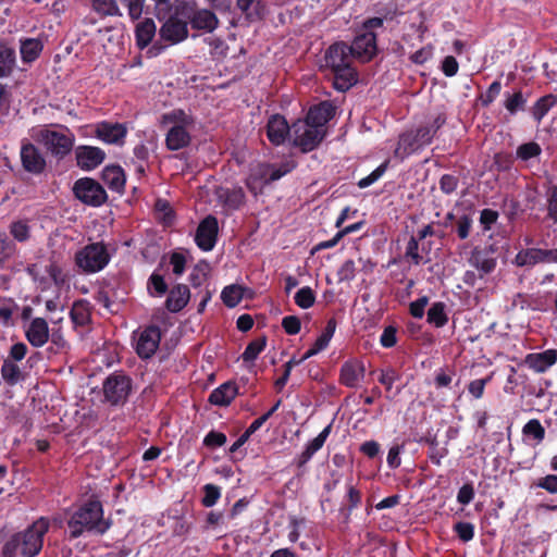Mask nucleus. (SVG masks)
Segmentation results:
<instances>
[{
    "mask_svg": "<svg viewBox=\"0 0 557 557\" xmlns=\"http://www.w3.org/2000/svg\"><path fill=\"white\" fill-rule=\"evenodd\" d=\"M49 530V521L39 518L25 531L13 534L2 546V557H34L42 548L44 536Z\"/></svg>",
    "mask_w": 557,
    "mask_h": 557,
    "instance_id": "nucleus-1",
    "label": "nucleus"
},
{
    "mask_svg": "<svg viewBox=\"0 0 557 557\" xmlns=\"http://www.w3.org/2000/svg\"><path fill=\"white\" fill-rule=\"evenodd\" d=\"M351 61L349 46L345 42H335L325 52V65L332 70L334 87L339 91L348 90L357 82Z\"/></svg>",
    "mask_w": 557,
    "mask_h": 557,
    "instance_id": "nucleus-2",
    "label": "nucleus"
},
{
    "mask_svg": "<svg viewBox=\"0 0 557 557\" xmlns=\"http://www.w3.org/2000/svg\"><path fill=\"white\" fill-rule=\"evenodd\" d=\"M161 125L166 128L165 145L176 151L187 147L191 140L195 119L182 109H174L161 116Z\"/></svg>",
    "mask_w": 557,
    "mask_h": 557,
    "instance_id": "nucleus-3",
    "label": "nucleus"
},
{
    "mask_svg": "<svg viewBox=\"0 0 557 557\" xmlns=\"http://www.w3.org/2000/svg\"><path fill=\"white\" fill-rule=\"evenodd\" d=\"M67 527L73 539L84 532L103 534L110 523L103 519L102 505L98 500H90L81 506L69 519Z\"/></svg>",
    "mask_w": 557,
    "mask_h": 557,
    "instance_id": "nucleus-4",
    "label": "nucleus"
},
{
    "mask_svg": "<svg viewBox=\"0 0 557 557\" xmlns=\"http://www.w3.org/2000/svg\"><path fill=\"white\" fill-rule=\"evenodd\" d=\"M32 138L42 144L52 154L65 156L74 145L75 137L73 133L63 126L51 128L48 126H39L32 129Z\"/></svg>",
    "mask_w": 557,
    "mask_h": 557,
    "instance_id": "nucleus-5",
    "label": "nucleus"
},
{
    "mask_svg": "<svg viewBox=\"0 0 557 557\" xmlns=\"http://www.w3.org/2000/svg\"><path fill=\"white\" fill-rule=\"evenodd\" d=\"M443 121L437 117L432 125L419 127L414 132H407L399 136L394 156L399 160H404L416 151L431 144L436 129L442 125Z\"/></svg>",
    "mask_w": 557,
    "mask_h": 557,
    "instance_id": "nucleus-6",
    "label": "nucleus"
},
{
    "mask_svg": "<svg viewBox=\"0 0 557 557\" xmlns=\"http://www.w3.org/2000/svg\"><path fill=\"white\" fill-rule=\"evenodd\" d=\"M109 261V252L101 243L89 244L75 253V264L85 273L99 272Z\"/></svg>",
    "mask_w": 557,
    "mask_h": 557,
    "instance_id": "nucleus-7",
    "label": "nucleus"
},
{
    "mask_svg": "<svg viewBox=\"0 0 557 557\" xmlns=\"http://www.w3.org/2000/svg\"><path fill=\"white\" fill-rule=\"evenodd\" d=\"M292 129L294 145L304 152L313 150L326 134L325 128L318 127L306 120L294 123Z\"/></svg>",
    "mask_w": 557,
    "mask_h": 557,
    "instance_id": "nucleus-8",
    "label": "nucleus"
},
{
    "mask_svg": "<svg viewBox=\"0 0 557 557\" xmlns=\"http://www.w3.org/2000/svg\"><path fill=\"white\" fill-rule=\"evenodd\" d=\"M75 196L88 206L98 207L107 199L103 187L92 178L85 177L76 181L73 187Z\"/></svg>",
    "mask_w": 557,
    "mask_h": 557,
    "instance_id": "nucleus-9",
    "label": "nucleus"
},
{
    "mask_svg": "<svg viewBox=\"0 0 557 557\" xmlns=\"http://www.w3.org/2000/svg\"><path fill=\"white\" fill-rule=\"evenodd\" d=\"M131 388V379L122 373L111 374L103 383L104 397L112 405L124 403Z\"/></svg>",
    "mask_w": 557,
    "mask_h": 557,
    "instance_id": "nucleus-10",
    "label": "nucleus"
},
{
    "mask_svg": "<svg viewBox=\"0 0 557 557\" xmlns=\"http://www.w3.org/2000/svg\"><path fill=\"white\" fill-rule=\"evenodd\" d=\"M349 50L352 59L370 61L376 53V36L373 32H363L356 36Z\"/></svg>",
    "mask_w": 557,
    "mask_h": 557,
    "instance_id": "nucleus-11",
    "label": "nucleus"
},
{
    "mask_svg": "<svg viewBox=\"0 0 557 557\" xmlns=\"http://www.w3.org/2000/svg\"><path fill=\"white\" fill-rule=\"evenodd\" d=\"M218 231V220L212 215H208L197 228L195 236L197 246L203 251L212 250L216 243Z\"/></svg>",
    "mask_w": 557,
    "mask_h": 557,
    "instance_id": "nucleus-12",
    "label": "nucleus"
},
{
    "mask_svg": "<svg viewBox=\"0 0 557 557\" xmlns=\"http://www.w3.org/2000/svg\"><path fill=\"white\" fill-rule=\"evenodd\" d=\"M161 339L160 329L149 326L141 331L136 339V351L141 358H150L159 347Z\"/></svg>",
    "mask_w": 557,
    "mask_h": 557,
    "instance_id": "nucleus-13",
    "label": "nucleus"
},
{
    "mask_svg": "<svg viewBox=\"0 0 557 557\" xmlns=\"http://www.w3.org/2000/svg\"><path fill=\"white\" fill-rule=\"evenodd\" d=\"M20 156L22 165L26 172L39 174L45 170L46 160L38 148L33 144L23 141Z\"/></svg>",
    "mask_w": 557,
    "mask_h": 557,
    "instance_id": "nucleus-14",
    "label": "nucleus"
},
{
    "mask_svg": "<svg viewBox=\"0 0 557 557\" xmlns=\"http://www.w3.org/2000/svg\"><path fill=\"white\" fill-rule=\"evenodd\" d=\"M293 168L294 164L290 162L284 163L278 169H273L270 165H262L259 168V173L264 177H262V180L259 182L252 174L247 181V186L251 191L257 194L263 183H270L281 178L285 174L289 173Z\"/></svg>",
    "mask_w": 557,
    "mask_h": 557,
    "instance_id": "nucleus-15",
    "label": "nucleus"
},
{
    "mask_svg": "<svg viewBox=\"0 0 557 557\" xmlns=\"http://www.w3.org/2000/svg\"><path fill=\"white\" fill-rule=\"evenodd\" d=\"M25 337L28 343L40 348L48 343L50 331L48 322L44 318H34L25 325Z\"/></svg>",
    "mask_w": 557,
    "mask_h": 557,
    "instance_id": "nucleus-16",
    "label": "nucleus"
},
{
    "mask_svg": "<svg viewBox=\"0 0 557 557\" xmlns=\"http://www.w3.org/2000/svg\"><path fill=\"white\" fill-rule=\"evenodd\" d=\"M468 263L479 272L480 278H484L495 270L497 260L486 249L475 247L468 258Z\"/></svg>",
    "mask_w": 557,
    "mask_h": 557,
    "instance_id": "nucleus-17",
    "label": "nucleus"
},
{
    "mask_svg": "<svg viewBox=\"0 0 557 557\" xmlns=\"http://www.w3.org/2000/svg\"><path fill=\"white\" fill-rule=\"evenodd\" d=\"M127 134V128L121 123L101 122L96 126V135L107 144L122 145Z\"/></svg>",
    "mask_w": 557,
    "mask_h": 557,
    "instance_id": "nucleus-18",
    "label": "nucleus"
},
{
    "mask_svg": "<svg viewBox=\"0 0 557 557\" xmlns=\"http://www.w3.org/2000/svg\"><path fill=\"white\" fill-rule=\"evenodd\" d=\"M187 35V24L176 17H170L160 28L161 39L169 45L183 41Z\"/></svg>",
    "mask_w": 557,
    "mask_h": 557,
    "instance_id": "nucleus-19",
    "label": "nucleus"
},
{
    "mask_svg": "<svg viewBox=\"0 0 557 557\" xmlns=\"http://www.w3.org/2000/svg\"><path fill=\"white\" fill-rule=\"evenodd\" d=\"M77 165L83 170H94L100 165L106 153L98 147L81 146L75 151Z\"/></svg>",
    "mask_w": 557,
    "mask_h": 557,
    "instance_id": "nucleus-20",
    "label": "nucleus"
},
{
    "mask_svg": "<svg viewBox=\"0 0 557 557\" xmlns=\"http://www.w3.org/2000/svg\"><path fill=\"white\" fill-rule=\"evenodd\" d=\"M293 133L285 117L278 114L272 115L267 124V136L275 145H282L286 137Z\"/></svg>",
    "mask_w": 557,
    "mask_h": 557,
    "instance_id": "nucleus-21",
    "label": "nucleus"
},
{
    "mask_svg": "<svg viewBox=\"0 0 557 557\" xmlns=\"http://www.w3.org/2000/svg\"><path fill=\"white\" fill-rule=\"evenodd\" d=\"M557 361V350L547 349L542 352L529 354L524 358V364L534 372L542 373Z\"/></svg>",
    "mask_w": 557,
    "mask_h": 557,
    "instance_id": "nucleus-22",
    "label": "nucleus"
},
{
    "mask_svg": "<svg viewBox=\"0 0 557 557\" xmlns=\"http://www.w3.org/2000/svg\"><path fill=\"white\" fill-rule=\"evenodd\" d=\"M364 366L359 360L346 361L341 369V382L348 387H357L364 377Z\"/></svg>",
    "mask_w": 557,
    "mask_h": 557,
    "instance_id": "nucleus-23",
    "label": "nucleus"
},
{
    "mask_svg": "<svg viewBox=\"0 0 557 557\" xmlns=\"http://www.w3.org/2000/svg\"><path fill=\"white\" fill-rule=\"evenodd\" d=\"M334 112L335 108L333 104L324 101L309 110L306 121L324 128V125L333 117Z\"/></svg>",
    "mask_w": 557,
    "mask_h": 557,
    "instance_id": "nucleus-24",
    "label": "nucleus"
},
{
    "mask_svg": "<svg viewBox=\"0 0 557 557\" xmlns=\"http://www.w3.org/2000/svg\"><path fill=\"white\" fill-rule=\"evenodd\" d=\"M189 288L180 284L173 287L166 298L165 305L171 312H178L182 310L189 300Z\"/></svg>",
    "mask_w": 557,
    "mask_h": 557,
    "instance_id": "nucleus-25",
    "label": "nucleus"
},
{
    "mask_svg": "<svg viewBox=\"0 0 557 557\" xmlns=\"http://www.w3.org/2000/svg\"><path fill=\"white\" fill-rule=\"evenodd\" d=\"M237 395L235 383L226 382L212 391L209 401L216 406H227Z\"/></svg>",
    "mask_w": 557,
    "mask_h": 557,
    "instance_id": "nucleus-26",
    "label": "nucleus"
},
{
    "mask_svg": "<svg viewBox=\"0 0 557 557\" xmlns=\"http://www.w3.org/2000/svg\"><path fill=\"white\" fill-rule=\"evenodd\" d=\"M16 67V53L13 47L0 42V78L10 76Z\"/></svg>",
    "mask_w": 557,
    "mask_h": 557,
    "instance_id": "nucleus-27",
    "label": "nucleus"
},
{
    "mask_svg": "<svg viewBox=\"0 0 557 557\" xmlns=\"http://www.w3.org/2000/svg\"><path fill=\"white\" fill-rule=\"evenodd\" d=\"M330 432L331 425H327L320 432L317 437H314L306 445L304 451L299 456V466L307 463L312 458V456L323 447L327 436L330 435Z\"/></svg>",
    "mask_w": 557,
    "mask_h": 557,
    "instance_id": "nucleus-28",
    "label": "nucleus"
},
{
    "mask_svg": "<svg viewBox=\"0 0 557 557\" xmlns=\"http://www.w3.org/2000/svg\"><path fill=\"white\" fill-rule=\"evenodd\" d=\"M218 17L209 10L202 9L194 13L190 24L194 28L212 32L218 26Z\"/></svg>",
    "mask_w": 557,
    "mask_h": 557,
    "instance_id": "nucleus-29",
    "label": "nucleus"
},
{
    "mask_svg": "<svg viewBox=\"0 0 557 557\" xmlns=\"http://www.w3.org/2000/svg\"><path fill=\"white\" fill-rule=\"evenodd\" d=\"M104 183L113 190L120 191L125 185V175L121 166L110 165L102 171Z\"/></svg>",
    "mask_w": 557,
    "mask_h": 557,
    "instance_id": "nucleus-30",
    "label": "nucleus"
},
{
    "mask_svg": "<svg viewBox=\"0 0 557 557\" xmlns=\"http://www.w3.org/2000/svg\"><path fill=\"white\" fill-rule=\"evenodd\" d=\"M156 34V24L147 18L140 22L136 27V40L140 48L148 46Z\"/></svg>",
    "mask_w": 557,
    "mask_h": 557,
    "instance_id": "nucleus-31",
    "label": "nucleus"
},
{
    "mask_svg": "<svg viewBox=\"0 0 557 557\" xmlns=\"http://www.w3.org/2000/svg\"><path fill=\"white\" fill-rule=\"evenodd\" d=\"M70 314H71L72 322L75 325L84 326V325L88 324V322L90 320L89 304L84 300L74 302Z\"/></svg>",
    "mask_w": 557,
    "mask_h": 557,
    "instance_id": "nucleus-32",
    "label": "nucleus"
},
{
    "mask_svg": "<svg viewBox=\"0 0 557 557\" xmlns=\"http://www.w3.org/2000/svg\"><path fill=\"white\" fill-rule=\"evenodd\" d=\"M517 267H534L541 263V249L528 248L520 250L513 260Z\"/></svg>",
    "mask_w": 557,
    "mask_h": 557,
    "instance_id": "nucleus-33",
    "label": "nucleus"
},
{
    "mask_svg": "<svg viewBox=\"0 0 557 557\" xmlns=\"http://www.w3.org/2000/svg\"><path fill=\"white\" fill-rule=\"evenodd\" d=\"M245 292L246 288L240 285H228L223 288L221 298L227 307L234 308L240 302Z\"/></svg>",
    "mask_w": 557,
    "mask_h": 557,
    "instance_id": "nucleus-34",
    "label": "nucleus"
},
{
    "mask_svg": "<svg viewBox=\"0 0 557 557\" xmlns=\"http://www.w3.org/2000/svg\"><path fill=\"white\" fill-rule=\"evenodd\" d=\"M445 309L446 306L444 302H434L428 311V322L436 327L444 326L448 321Z\"/></svg>",
    "mask_w": 557,
    "mask_h": 557,
    "instance_id": "nucleus-35",
    "label": "nucleus"
},
{
    "mask_svg": "<svg viewBox=\"0 0 557 557\" xmlns=\"http://www.w3.org/2000/svg\"><path fill=\"white\" fill-rule=\"evenodd\" d=\"M41 44L36 39H27L21 45V57L24 62H33L41 51Z\"/></svg>",
    "mask_w": 557,
    "mask_h": 557,
    "instance_id": "nucleus-36",
    "label": "nucleus"
},
{
    "mask_svg": "<svg viewBox=\"0 0 557 557\" xmlns=\"http://www.w3.org/2000/svg\"><path fill=\"white\" fill-rule=\"evenodd\" d=\"M218 196L230 208H233V209L238 208L244 201V193L240 188L233 189V190L221 188L218 191Z\"/></svg>",
    "mask_w": 557,
    "mask_h": 557,
    "instance_id": "nucleus-37",
    "label": "nucleus"
},
{
    "mask_svg": "<svg viewBox=\"0 0 557 557\" xmlns=\"http://www.w3.org/2000/svg\"><path fill=\"white\" fill-rule=\"evenodd\" d=\"M265 338L260 337L250 342L245 348L242 358L245 362H252L257 359L260 352L265 348Z\"/></svg>",
    "mask_w": 557,
    "mask_h": 557,
    "instance_id": "nucleus-38",
    "label": "nucleus"
},
{
    "mask_svg": "<svg viewBox=\"0 0 557 557\" xmlns=\"http://www.w3.org/2000/svg\"><path fill=\"white\" fill-rule=\"evenodd\" d=\"M1 375L9 385H15L21 379V370L14 362L4 360L1 367Z\"/></svg>",
    "mask_w": 557,
    "mask_h": 557,
    "instance_id": "nucleus-39",
    "label": "nucleus"
},
{
    "mask_svg": "<svg viewBox=\"0 0 557 557\" xmlns=\"http://www.w3.org/2000/svg\"><path fill=\"white\" fill-rule=\"evenodd\" d=\"M294 299L298 307L301 309H308L313 306L315 301V295L311 287L305 286L295 294Z\"/></svg>",
    "mask_w": 557,
    "mask_h": 557,
    "instance_id": "nucleus-40",
    "label": "nucleus"
},
{
    "mask_svg": "<svg viewBox=\"0 0 557 557\" xmlns=\"http://www.w3.org/2000/svg\"><path fill=\"white\" fill-rule=\"evenodd\" d=\"M148 289L153 296H162L168 289V285L162 275L153 273L148 281Z\"/></svg>",
    "mask_w": 557,
    "mask_h": 557,
    "instance_id": "nucleus-41",
    "label": "nucleus"
},
{
    "mask_svg": "<svg viewBox=\"0 0 557 557\" xmlns=\"http://www.w3.org/2000/svg\"><path fill=\"white\" fill-rule=\"evenodd\" d=\"M541 147L536 143H527L518 147L517 157L522 161H528L532 158L539 157Z\"/></svg>",
    "mask_w": 557,
    "mask_h": 557,
    "instance_id": "nucleus-42",
    "label": "nucleus"
},
{
    "mask_svg": "<svg viewBox=\"0 0 557 557\" xmlns=\"http://www.w3.org/2000/svg\"><path fill=\"white\" fill-rule=\"evenodd\" d=\"M388 166V161L383 162L381 165H379L374 171H372L368 176L361 178L358 182L359 188H367L374 184L379 178L383 176V174L386 172Z\"/></svg>",
    "mask_w": 557,
    "mask_h": 557,
    "instance_id": "nucleus-43",
    "label": "nucleus"
},
{
    "mask_svg": "<svg viewBox=\"0 0 557 557\" xmlns=\"http://www.w3.org/2000/svg\"><path fill=\"white\" fill-rule=\"evenodd\" d=\"M523 433L532 436L537 442H542L545 436V429L539 420L532 419L523 426Z\"/></svg>",
    "mask_w": 557,
    "mask_h": 557,
    "instance_id": "nucleus-44",
    "label": "nucleus"
},
{
    "mask_svg": "<svg viewBox=\"0 0 557 557\" xmlns=\"http://www.w3.org/2000/svg\"><path fill=\"white\" fill-rule=\"evenodd\" d=\"M525 104V99L521 91H517L511 96H508L505 100V108L511 113L515 114L519 110H522Z\"/></svg>",
    "mask_w": 557,
    "mask_h": 557,
    "instance_id": "nucleus-45",
    "label": "nucleus"
},
{
    "mask_svg": "<svg viewBox=\"0 0 557 557\" xmlns=\"http://www.w3.org/2000/svg\"><path fill=\"white\" fill-rule=\"evenodd\" d=\"M95 10L103 15H115L119 12L115 0H92Z\"/></svg>",
    "mask_w": 557,
    "mask_h": 557,
    "instance_id": "nucleus-46",
    "label": "nucleus"
},
{
    "mask_svg": "<svg viewBox=\"0 0 557 557\" xmlns=\"http://www.w3.org/2000/svg\"><path fill=\"white\" fill-rule=\"evenodd\" d=\"M339 282H350L356 276V264L352 260H346L337 271Z\"/></svg>",
    "mask_w": 557,
    "mask_h": 557,
    "instance_id": "nucleus-47",
    "label": "nucleus"
},
{
    "mask_svg": "<svg viewBox=\"0 0 557 557\" xmlns=\"http://www.w3.org/2000/svg\"><path fill=\"white\" fill-rule=\"evenodd\" d=\"M203 491L205 496L202 498V505L205 507H212L215 505L221 496L220 488L213 484H206Z\"/></svg>",
    "mask_w": 557,
    "mask_h": 557,
    "instance_id": "nucleus-48",
    "label": "nucleus"
},
{
    "mask_svg": "<svg viewBox=\"0 0 557 557\" xmlns=\"http://www.w3.org/2000/svg\"><path fill=\"white\" fill-rule=\"evenodd\" d=\"M11 234L18 240L24 242L29 237V226L26 221H16L11 224Z\"/></svg>",
    "mask_w": 557,
    "mask_h": 557,
    "instance_id": "nucleus-49",
    "label": "nucleus"
},
{
    "mask_svg": "<svg viewBox=\"0 0 557 557\" xmlns=\"http://www.w3.org/2000/svg\"><path fill=\"white\" fill-rule=\"evenodd\" d=\"M455 532L463 542H469L474 536V527L470 522H458L454 527Z\"/></svg>",
    "mask_w": 557,
    "mask_h": 557,
    "instance_id": "nucleus-50",
    "label": "nucleus"
},
{
    "mask_svg": "<svg viewBox=\"0 0 557 557\" xmlns=\"http://www.w3.org/2000/svg\"><path fill=\"white\" fill-rule=\"evenodd\" d=\"M535 485L550 494H557V474H548L539 479Z\"/></svg>",
    "mask_w": 557,
    "mask_h": 557,
    "instance_id": "nucleus-51",
    "label": "nucleus"
},
{
    "mask_svg": "<svg viewBox=\"0 0 557 557\" xmlns=\"http://www.w3.org/2000/svg\"><path fill=\"white\" fill-rule=\"evenodd\" d=\"M377 380L382 385L386 387L387 391H391L393 384L398 380V374L394 369L387 368L380 371Z\"/></svg>",
    "mask_w": 557,
    "mask_h": 557,
    "instance_id": "nucleus-52",
    "label": "nucleus"
},
{
    "mask_svg": "<svg viewBox=\"0 0 557 557\" xmlns=\"http://www.w3.org/2000/svg\"><path fill=\"white\" fill-rule=\"evenodd\" d=\"M554 103H555V98L553 96L542 97L536 102V106H535L534 114L536 115V117L537 119L543 117L547 113V111L554 106Z\"/></svg>",
    "mask_w": 557,
    "mask_h": 557,
    "instance_id": "nucleus-53",
    "label": "nucleus"
},
{
    "mask_svg": "<svg viewBox=\"0 0 557 557\" xmlns=\"http://www.w3.org/2000/svg\"><path fill=\"white\" fill-rule=\"evenodd\" d=\"M429 304L426 296L420 297L410 304L409 310L413 318L421 319L424 315L425 307Z\"/></svg>",
    "mask_w": 557,
    "mask_h": 557,
    "instance_id": "nucleus-54",
    "label": "nucleus"
},
{
    "mask_svg": "<svg viewBox=\"0 0 557 557\" xmlns=\"http://www.w3.org/2000/svg\"><path fill=\"white\" fill-rule=\"evenodd\" d=\"M300 320L295 315H287L282 320V326L289 335H296L300 331Z\"/></svg>",
    "mask_w": 557,
    "mask_h": 557,
    "instance_id": "nucleus-55",
    "label": "nucleus"
},
{
    "mask_svg": "<svg viewBox=\"0 0 557 557\" xmlns=\"http://www.w3.org/2000/svg\"><path fill=\"white\" fill-rule=\"evenodd\" d=\"M419 243L416 237H411L406 247V257L410 258L414 264H420L422 257L418 252Z\"/></svg>",
    "mask_w": 557,
    "mask_h": 557,
    "instance_id": "nucleus-56",
    "label": "nucleus"
},
{
    "mask_svg": "<svg viewBox=\"0 0 557 557\" xmlns=\"http://www.w3.org/2000/svg\"><path fill=\"white\" fill-rule=\"evenodd\" d=\"M490 381L488 377L486 379H478L473 380L469 383L468 391L469 393L475 398L480 399L483 396L484 388L486 383Z\"/></svg>",
    "mask_w": 557,
    "mask_h": 557,
    "instance_id": "nucleus-57",
    "label": "nucleus"
},
{
    "mask_svg": "<svg viewBox=\"0 0 557 557\" xmlns=\"http://www.w3.org/2000/svg\"><path fill=\"white\" fill-rule=\"evenodd\" d=\"M329 343L330 342L327 341V338L320 335L315 339L312 347L305 352V355L302 356V360H307V359L311 358L312 356L319 354L320 351L324 350L329 346Z\"/></svg>",
    "mask_w": 557,
    "mask_h": 557,
    "instance_id": "nucleus-58",
    "label": "nucleus"
},
{
    "mask_svg": "<svg viewBox=\"0 0 557 557\" xmlns=\"http://www.w3.org/2000/svg\"><path fill=\"white\" fill-rule=\"evenodd\" d=\"M474 498V488L471 484H463L457 494V500L461 505H468Z\"/></svg>",
    "mask_w": 557,
    "mask_h": 557,
    "instance_id": "nucleus-59",
    "label": "nucleus"
},
{
    "mask_svg": "<svg viewBox=\"0 0 557 557\" xmlns=\"http://www.w3.org/2000/svg\"><path fill=\"white\" fill-rule=\"evenodd\" d=\"M225 442L226 436L223 433L214 431L209 432L203 440V444L208 447H220L224 445Z\"/></svg>",
    "mask_w": 557,
    "mask_h": 557,
    "instance_id": "nucleus-60",
    "label": "nucleus"
},
{
    "mask_svg": "<svg viewBox=\"0 0 557 557\" xmlns=\"http://www.w3.org/2000/svg\"><path fill=\"white\" fill-rule=\"evenodd\" d=\"M170 263L173 268V273L176 275H182L185 271L186 258L181 252L172 253L170 258Z\"/></svg>",
    "mask_w": 557,
    "mask_h": 557,
    "instance_id": "nucleus-61",
    "label": "nucleus"
},
{
    "mask_svg": "<svg viewBox=\"0 0 557 557\" xmlns=\"http://www.w3.org/2000/svg\"><path fill=\"white\" fill-rule=\"evenodd\" d=\"M52 347H55V351H63L69 348V343L64 338L60 330H54L49 337Z\"/></svg>",
    "mask_w": 557,
    "mask_h": 557,
    "instance_id": "nucleus-62",
    "label": "nucleus"
},
{
    "mask_svg": "<svg viewBox=\"0 0 557 557\" xmlns=\"http://www.w3.org/2000/svg\"><path fill=\"white\" fill-rule=\"evenodd\" d=\"M396 329L393 326L385 327L380 337L381 345L385 348H391L396 344Z\"/></svg>",
    "mask_w": 557,
    "mask_h": 557,
    "instance_id": "nucleus-63",
    "label": "nucleus"
},
{
    "mask_svg": "<svg viewBox=\"0 0 557 557\" xmlns=\"http://www.w3.org/2000/svg\"><path fill=\"white\" fill-rule=\"evenodd\" d=\"M548 215L557 223V186L553 187L548 198Z\"/></svg>",
    "mask_w": 557,
    "mask_h": 557,
    "instance_id": "nucleus-64",
    "label": "nucleus"
}]
</instances>
